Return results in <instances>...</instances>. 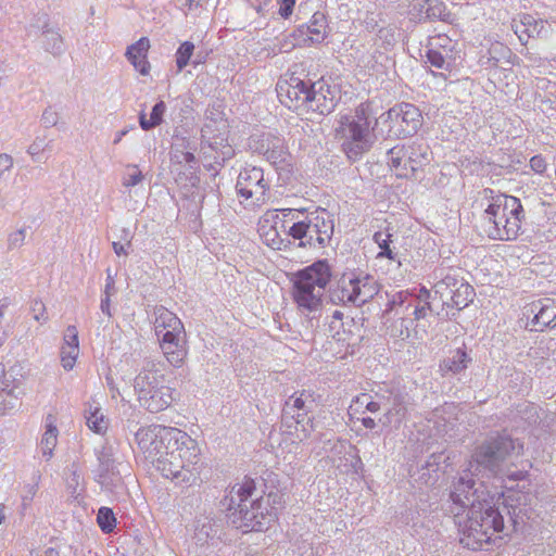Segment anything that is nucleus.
<instances>
[{
  "instance_id": "f257e3e1",
  "label": "nucleus",
  "mask_w": 556,
  "mask_h": 556,
  "mask_svg": "<svg viewBox=\"0 0 556 556\" xmlns=\"http://www.w3.org/2000/svg\"><path fill=\"white\" fill-rule=\"evenodd\" d=\"M450 498L455 505V517L467 511V518L459 523V543L469 549H483L486 545L501 540L505 530L504 517L500 509L488 498L483 484L472 479L468 471L459 475L453 482Z\"/></svg>"
},
{
  "instance_id": "f03ea898",
  "label": "nucleus",
  "mask_w": 556,
  "mask_h": 556,
  "mask_svg": "<svg viewBox=\"0 0 556 556\" xmlns=\"http://www.w3.org/2000/svg\"><path fill=\"white\" fill-rule=\"evenodd\" d=\"M277 94L280 102L290 110L312 111L319 115L330 114L340 99L338 86L330 85L324 78L312 81L295 75L278 81Z\"/></svg>"
},
{
  "instance_id": "7ed1b4c3",
  "label": "nucleus",
  "mask_w": 556,
  "mask_h": 556,
  "mask_svg": "<svg viewBox=\"0 0 556 556\" xmlns=\"http://www.w3.org/2000/svg\"><path fill=\"white\" fill-rule=\"evenodd\" d=\"M134 390L138 403L150 413H160L175 401V389L166 383L161 362L146 357L134 379Z\"/></svg>"
},
{
  "instance_id": "20e7f679",
  "label": "nucleus",
  "mask_w": 556,
  "mask_h": 556,
  "mask_svg": "<svg viewBox=\"0 0 556 556\" xmlns=\"http://www.w3.org/2000/svg\"><path fill=\"white\" fill-rule=\"evenodd\" d=\"M525 218V210L518 198L498 194L484 210V231L493 240H515Z\"/></svg>"
},
{
  "instance_id": "39448f33",
  "label": "nucleus",
  "mask_w": 556,
  "mask_h": 556,
  "mask_svg": "<svg viewBox=\"0 0 556 556\" xmlns=\"http://www.w3.org/2000/svg\"><path fill=\"white\" fill-rule=\"evenodd\" d=\"M331 279V267L327 260H319L299 270L293 278L292 298L303 314L318 311Z\"/></svg>"
},
{
  "instance_id": "423d86ee",
  "label": "nucleus",
  "mask_w": 556,
  "mask_h": 556,
  "mask_svg": "<svg viewBox=\"0 0 556 556\" xmlns=\"http://www.w3.org/2000/svg\"><path fill=\"white\" fill-rule=\"evenodd\" d=\"M336 137L342 141V150L352 161L358 160L371 149L377 139L374 137V130L369 132V121L364 104L358 105L354 112L339 115Z\"/></svg>"
},
{
  "instance_id": "0eeeda50",
  "label": "nucleus",
  "mask_w": 556,
  "mask_h": 556,
  "mask_svg": "<svg viewBox=\"0 0 556 556\" xmlns=\"http://www.w3.org/2000/svg\"><path fill=\"white\" fill-rule=\"evenodd\" d=\"M422 125L420 110L412 104L402 102L376 118L374 137L376 139H400L412 137Z\"/></svg>"
},
{
  "instance_id": "6e6552de",
  "label": "nucleus",
  "mask_w": 556,
  "mask_h": 556,
  "mask_svg": "<svg viewBox=\"0 0 556 556\" xmlns=\"http://www.w3.org/2000/svg\"><path fill=\"white\" fill-rule=\"evenodd\" d=\"M523 450V443L514 439L507 432L490 434L479 444L472 455L478 466L497 475L511 457L518 456Z\"/></svg>"
},
{
  "instance_id": "1a4fd4ad",
  "label": "nucleus",
  "mask_w": 556,
  "mask_h": 556,
  "mask_svg": "<svg viewBox=\"0 0 556 556\" xmlns=\"http://www.w3.org/2000/svg\"><path fill=\"white\" fill-rule=\"evenodd\" d=\"M263 498H256L249 504L237 503L236 498L231 496L228 505L230 522L242 532L266 530L276 520V514L269 513L263 506Z\"/></svg>"
},
{
  "instance_id": "9d476101",
  "label": "nucleus",
  "mask_w": 556,
  "mask_h": 556,
  "mask_svg": "<svg viewBox=\"0 0 556 556\" xmlns=\"http://www.w3.org/2000/svg\"><path fill=\"white\" fill-rule=\"evenodd\" d=\"M179 430L173 427L152 425L140 428L136 432L135 438L146 457L155 464L159 455H165L177 444Z\"/></svg>"
},
{
  "instance_id": "9b49d317",
  "label": "nucleus",
  "mask_w": 556,
  "mask_h": 556,
  "mask_svg": "<svg viewBox=\"0 0 556 556\" xmlns=\"http://www.w3.org/2000/svg\"><path fill=\"white\" fill-rule=\"evenodd\" d=\"M237 194L253 204L262 205L268 199L269 184L264 178V170L257 166H245L238 175Z\"/></svg>"
},
{
  "instance_id": "f8f14e48",
  "label": "nucleus",
  "mask_w": 556,
  "mask_h": 556,
  "mask_svg": "<svg viewBox=\"0 0 556 556\" xmlns=\"http://www.w3.org/2000/svg\"><path fill=\"white\" fill-rule=\"evenodd\" d=\"M250 149L277 168L288 165L290 153L285 144V139L270 132L252 136L249 142Z\"/></svg>"
},
{
  "instance_id": "ddd939ff",
  "label": "nucleus",
  "mask_w": 556,
  "mask_h": 556,
  "mask_svg": "<svg viewBox=\"0 0 556 556\" xmlns=\"http://www.w3.org/2000/svg\"><path fill=\"white\" fill-rule=\"evenodd\" d=\"M154 466L163 477L176 481L177 484L191 485L197 481L194 471L186 469L181 464V459L172 450L165 453V455H159Z\"/></svg>"
},
{
  "instance_id": "4468645a",
  "label": "nucleus",
  "mask_w": 556,
  "mask_h": 556,
  "mask_svg": "<svg viewBox=\"0 0 556 556\" xmlns=\"http://www.w3.org/2000/svg\"><path fill=\"white\" fill-rule=\"evenodd\" d=\"M511 29L523 46L530 38H546L551 30L547 22L531 14H521L514 18Z\"/></svg>"
},
{
  "instance_id": "2eb2a0df",
  "label": "nucleus",
  "mask_w": 556,
  "mask_h": 556,
  "mask_svg": "<svg viewBox=\"0 0 556 556\" xmlns=\"http://www.w3.org/2000/svg\"><path fill=\"white\" fill-rule=\"evenodd\" d=\"M172 451L181 459V464L186 469L194 471V478L198 480L201 469V453L195 440L179 430L177 444L174 445Z\"/></svg>"
},
{
  "instance_id": "dca6fc26",
  "label": "nucleus",
  "mask_w": 556,
  "mask_h": 556,
  "mask_svg": "<svg viewBox=\"0 0 556 556\" xmlns=\"http://www.w3.org/2000/svg\"><path fill=\"white\" fill-rule=\"evenodd\" d=\"M528 317L532 315L531 325L535 331H543L545 328L556 326V302L549 298L533 301L526 307Z\"/></svg>"
},
{
  "instance_id": "f3484780",
  "label": "nucleus",
  "mask_w": 556,
  "mask_h": 556,
  "mask_svg": "<svg viewBox=\"0 0 556 556\" xmlns=\"http://www.w3.org/2000/svg\"><path fill=\"white\" fill-rule=\"evenodd\" d=\"M437 279L433 290L434 299L439 295L442 306L450 307L451 295L454 293L456 286L460 285L464 277L460 275L459 269L454 268H439L434 273Z\"/></svg>"
},
{
  "instance_id": "a211bd4d",
  "label": "nucleus",
  "mask_w": 556,
  "mask_h": 556,
  "mask_svg": "<svg viewBox=\"0 0 556 556\" xmlns=\"http://www.w3.org/2000/svg\"><path fill=\"white\" fill-rule=\"evenodd\" d=\"M157 339L167 362L174 367H180L188 353L186 331L159 337Z\"/></svg>"
},
{
  "instance_id": "6ab92c4d",
  "label": "nucleus",
  "mask_w": 556,
  "mask_h": 556,
  "mask_svg": "<svg viewBox=\"0 0 556 556\" xmlns=\"http://www.w3.org/2000/svg\"><path fill=\"white\" fill-rule=\"evenodd\" d=\"M22 390L20 382L3 374L0 377V416L7 415L21 405Z\"/></svg>"
},
{
  "instance_id": "aec40b11",
  "label": "nucleus",
  "mask_w": 556,
  "mask_h": 556,
  "mask_svg": "<svg viewBox=\"0 0 556 556\" xmlns=\"http://www.w3.org/2000/svg\"><path fill=\"white\" fill-rule=\"evenodd\" d=\"M356 273H344L333 287L329 289V298L333 304H353L356 306Z\"/></svg>"
},
{
  "instance_id": "412c9836",
  "label": "nucleus",
  "mask_w": 556,
  "mask_h": 556,
  "mask_svg": "<svg viewBox=\"0 0 556 556\" xmlns=\"http://www.w3.org/2000/svg\"><path fill=\"white\" fill-rule=\"evenodd\" d=\"M314 223V216L312 212H308L303 220L294 222L289 228L288 235L300 241V248L318 247L317 240H314L317 237V228Z\"/></svg>"
},
{
  "instance_id": "4be33fe9",
  "label": "nucleus",
  "mask_w": 556,
  "mask_h": 556,
  "mask_svg": "<svg viewBox=\"0 0 556 556\" xmlns=\"http://www.w3.org/2000/svg\"><path fill=\"white\" fill-rule=\"evenodd\" d=\"M154 315V330L157 338L185 331L182 321L166 307L156 306Z\"/></svg>"
},
{
  "instance_id": "5701e85b",
  "label": "nucleus",
  "mask_w": 556,
  "mask_h": 556,
  "mask_svg": "<svg viewBox=\"0 0 556 556\" xmlns=\"http://www.w3.org/2000/svg\"><path fill=\"white\" fill-rule=\"evenodd\" d=\"M404 150L405 162L403 165V170H401L400 173V176L413 177L420 167L429 163L430 159L428 153V147H425L422 144H412L407 147L404 146Z\"/></svg>"
},
{
  "instance_id": "b1692460",
  "label": "nucleus",
  "mask_w": 556,
  "mask_h": 556,
  "mask_svg": "<svg viewBox=\"0 0 556 556\" xmlns=\"http://www.w3.org/2000/svg\"><path fill=\"white\" fill-rule=\"evenodd\" d=\"M472 363L470 353L465 348H458L450 351L448 355L440 363V371L443 376L459 375L464 372Z\"/></svg>"
},
{
  "instance_id": "393cba45",
  "label": "nucleus",
  "mask_w": 556,
  "mask_h": 556,
  "mask_svg": "<svg viewBox=\"0 0 556 556\" xmlns=\"http://www.w3.org/2000/svg\"><path fill=\"white\" fill-rule=\"evenodd\" d=\"M97 458L99 462V473L97 481L102 485V488L111 489L112 485H116L121 479L114 476V458H113V450L111 446H103L100 451L97 452Z\"/></svg>"
},
{
  "instance_id": "a878e982",
  "label": "nucleus",
  "mask_w": 556,
  "mask_h": 556,
  "mask_svg": "<svg viewBox=\"0 0 556 556\" xmlns=\"http://www.w3.org/2000/svg\"><path fill=\"white\" fill-rule=\"evenodd\" d=\"M315 226L317 228V237L314 240H317L318 248H325L330 243L333 231H334V219L333 215L328 212L326 208L317 207L312 212Z\"/></svg>"
},
{
  "instance_id": "bb28decb",
  "label": "nucleus",
  "mask_w": 556,
  "mask_h": 556,
  "mask_svg": "<svg viewBox=\"0 0 556 556\" xmlns=\"http://www.w3.org/2000/svg\"><path fill=\"white\" fill-rule=\"evenodd\" d=\"M315 406L313 395L306 391L295 392L285 402L282 408V422L289 426V416H294L295 412H312Z\"/></svg>"
},
{
  "instance_id": "cd10ccee",
  "label": "nucleus",
  "mask_w": 556,
  "mask_h": 556,
  "mask_svg": "<svg viewBox=\"0 0 556 556\" xmlns=\"http://www.w3.org/2000/svg\"><path fill=\"white\" fill-rule=\"evenodd\" d=\"M149 48V39L141 37L138 41L130 45L125 53L127 60L141 75H148L150 71V63L147 59Z\"/></svg>"
},
{
  "instance_id": "c85d7f7f",
  "label": "nucleus",
  "mask_w": 556,
  "mask_h": 556,
  "mask_svg": "<svg viewBox=\"0 0 556 556\" xmlns=\"http://www.w3.org/2000/svg\"><path fill=\"white\" fill-rule=\"evenodd\" d=\"M327 18L323 12H315L307 25H302L300 31L308 35L311 42H321L327 34Z\"/></svg>"
},
{
  "instance_id": "c756f323",
  "label": "nucleus",
  "mask_w": 556,
  "mask_h": 556,
  "mask_svg": "<svg viewBox=\"0 0 556 556\" xmlns=\"http://www.w3.org/2000/svg\"><path fill=\"white\" fill-rule=\"evenodd\" d=\"M378 293V285L368 274H356V306H361L371 300Z\"/></svg>"
},
{
  "instance_id": "7c9ffc66",
  "label": "nucleus",
  "mask_w": 556,
  "mask_h": 556,
  "mask_svg": "<svg viewBox=\"0 0 556 556\" xmlns=\"http://www.w3.org/2000/svg\"><path fill=\"white\" fill-rule=\"evenodd\" d=\"M408 291H400L394 293L387 303V311L394 312L397 317H413V308L410 306V299H416Z\"/></svg>"
},
{
  "instance_id": "2f4dec72",
  "label": "nucleus",
  "mask_w": 556,
  "mask_h": 556,
  "mask_svg": "<svg viewBox=\"0 0 556 556\" xmlns=\"http://www.w3.org/2000/svg\"><path fill=\"white\" fill-rule=\"evenodd\" d=\"M390 407L387 410L386 416L388 418L395 417L397 421L402 420L407 412V407L410 404V396L407 392L400 390L391 391L388 397Z\"/></svg>"
},
{
  "instance_id": "473e14b6",
  "label": "nucleus",
  "mask_w": 556,
  "mask_h": 556,
  "mask_svg": "<svg viewBox=\"0 0 556 556\" xmlns=\"http://www.w3.org/2000/svg\"><path fill=\"white\" fill-rule=\"evenodd\" d=\"M442 21L452 24L454 15L441 0H428L426 15H420V22Z\"/></svg>"
},
{
  "instance_id": "72a5a7b5",
  "label": "nucleus",
  "mask_w": 556,
  "mask_h": 556,
  "mask_svg": "<svg viewBox=\"0 0 556 556\" xmlns=\"http://www.w3.org/2000/svg\"><path fill=\"white\" fill-rule=\"evenodd\" d=\"M393 235L390 232L389 228L386 231H377L374 235V241L380 249V252L377 254V258L386 257L390 261L397 262L401 264L399 260V253L394 251V247H392Z\"/></svg>"
},
{
  "instance_id": "f704fd0d",
  "label": "nucleus",
  "mask_w": 556,
  "mask_h": 556,
  "mask_svg": "<svg viewBox=\"0 0 556 556\" xmlns=\"http://www.w3.org/2000/svg\"><path fill=\"white\" fill-rule=\"evenodd\" d=\"M430 300L434 301L435 299L431 296L430 291L426 288L420 289V293L416 299H410V306H414L412 317L414 321L424 319L429 312L432 313L434 311Z\"/></svg>"
},
{
  "instance_id": "c9c22d12",
  "label": "nucleus",
  "mask_w": 556,
  "mask_h": 556,
  "mask_svg": "<svg viewBox=\"0 0 556 556\" xmlns=\"http://www.w3.org/2000/svg\"><path fill=\"white\" fill-rule=\"evenodd\" d=\"M475 294V289L464 279L460 285L456 286L454 293L451 295L450 306L459 312L473 301Z\"/></svg>"
},
{
  "instance_id": "e433bc0d",
  "label": "nucleus",
  "mask_w": 556,
  "mask_h": 556,
  "mask_svg": "<svg viewBox=\"0 0 556 556\" xmlns=\"http://www.w3.org/2000/svg\"><path fill=\"white\" fill-rule=\"evenodd\" d=\"M429 47L439 52L444 53L445 58H452L456 61L459 58L460 50L458 49L457 41L452 40L446 35H438L430 39Z\"/></svg>"
},
{
  "instance_id": "4c0bfd02",
  "label": "nucleus",
  "mask_w": 556,
  "mask_h": 556,
  "mask_svg": "<svg viewBox=\"0 0 556 556\" xmlns=\"http://www.w3.org/2000/svg\"><path fill=\"white\" fill-rule=\"evenodd\" d=\"M42 36L45 38V50L53 55H61L64 52V41L58 30L43 27Z\"/></svg>"
},
{
  "instance_id": "58836bf2",
  "label": "nucleus",
  "mask_w": 556,
  "mask_h": 556,
  "mask_svg": "<svg viewBox=\"0 0 556 556\" xmlns=\"http://www.w3.org/2000/svg\"><path fill=\"white\" fill-rule=\"evenodd\" d=\"M166 111V104L164 101H159L152 108L150 118L148 119L143 112L139 115V124L143 130H150L159 126L163 122V115Z\"/></svg>"
},
{
  "instance_id": "ea45409f",
  "label": "nucleus",
  "mask_w": 556,
  "mask_h": 556,
  "mask_svg": "<svg viewBox=\"0 0 556 556\" xmlns=\"http://www.w3.org/2000/svg\"><path fill=\"white\" fill-rule=\"evenodd\" d=\"M414 325L412 317H397L389 327L391 337L401 340L408 339Z\"/></svg>"
},
{
  "instance_id": "a19ab883",
  "label": "nucleus",
  "mask_w": 556,
  "mask_h": 556,
  "mask_svg": "<svg viewBox=\"0 0 556 556\" xmlns=\"http://www.w3.org/2000/svg\"><path fill=\"white\" fill-rule=\"evenodd\" d=\"M425 58L431 66L440 70L450 71L455 64L454 59L447 56L445 58L444 53L439 52L431 47L426 50Z\"/></svg>"
},
{
  "instance_id": "79ce46f5",
  "label": "nucleus",
  "mask_w": 556,
  "mask_h": 556,
  "mask_svg": "<svg viewBox=\"0 0 556 556\" xmlns=\"http://www.w3.org/2000/svg\"><path fill=\"white\" fill-rule=\"evenodd\" d=\"M86 424L90 430L98 434L104 433L108 429V420L100 412V408H94L89 412L86 416Z\"/></svg>"
},
{
  "instance_id": "37998d69",
  "label": "nucleus",
  "mask_w": 556,
  "mask_h": 556,
  "mask_svg": "<svg viewBox=\"0 0 556 556\" xmlns=\"http://www.w3.org/2000/svg\"><path fill=\"white\" fill-rule=\"evenodd\" d=\"M58 430L54 426L49 425L45 431L41 441L40 448L42 455L49 459L52 456L53 450L56 445Z\"/></svg>"
},
{
  "instance_id": "c03bdc74",
  "label": "nucleus",
  "mask_w": 556,
  "mask_h": 556,
  "mask_svg": "<svg viewBox=\"0 0 556 556\" xmlns=\"http://www.w3.org/2000/svg\"><path fill=\"white\" fill-rule=\"evenodd\" d=\"M53 140H47L46 136H37L27 149V153L35 162L41 161L42 152L51 150Z\"/></svg>"
},
{
  "instance_id": "a18cd8bd",
  "label": "nucleus",
  "mask_w": 556,
  "mask_h": 556,
  "mask_svg": "<svg viewBox=\"0 0 556 556\" xmlns=\"http://www.w3.org/2000/svg\"><path fill=\"white\" fill-rule=\"evenodd\" d=\"M311 412H295L294 416H289V426L288 428H292L293 424L295 425V430H299V426L302 427V431L304 432V437H308L309 432L313 430V419L308 417Z\"/></svg>"
},
{
  "instance_id": "49530a36",
  "label": "nucleus",
  "mask_w": 556,
  "mask_h": 556,
  "mask_svg": "<svg viewBox=\"0 0 556 556\" xmlns=\"http://www.w3.org/2000/svg\"><path fill=\"white\" fill-rule=\"evenodd\" d=\"M97 522L104 533H111L116 525L113 510L109 507H101L97 515Z\"/></svg>"
},
{
  "instance_id": "de8ad7c7",
  "label": "nucleus",
  "mask_w": 556,
  "mask_h": 556,
  "mask_svg": "<svg viewBox=\"0 0 556 556\" xmlns=\"http://www.w3.org/2000/svg\"><path fill=\"white\" fill-rule=\"evenodd\" d=\"M194 51V45L191 41L182 42L176 51L177 71L181 72L190 62Z\"/></svg>"
},
{
  "instance_id": "09e8293b",
  "label": "nucleus",
  "mask_w": 556,
  "mask_h": 556,
  "mask_svg": "<svg viewBox=\"0 0 556 556\" xmlns=\"http://www.w3.org/2000/svg\"><path fill=\"white\" fill-rule=\"evenodd\" d=\"M404 156V146H395L388 150V164L392 169L396 170L397 176H400L401 170H403V165L405 162Z\"/></svg>"
},
{
  "instance_id": "8fccbe9b",
  "label": "nucleus",
  "mask_w": 556,
  "mask_h": 556,
  "mask_svg": "<svg viewBox=\"0 0 556 556\" xmlns=\"http://www.w3.org/2000/svg\"><path fill=\"white\" fill-rule=\"evenodd\" d=\"M144 176L137 165L129 164L126 166V172L123 176V186L126 188L135 187L142 182Z\"/></svg>"
},
{
  "instance_id": "3c124183",
  "label": "nucleus",
  "mask_w": 556,
  "mask_h": 556,
  "mask_svg": "<svg viewBox=\"0 0 556 556\" xmlns=\"http://www.w3.org/2000/svg\"><path fill=\"white\" fill-rule=\"evenodd\" d=\"M79 348H61V364L65 370H71L75 366Z\"/></svg>"
},
{
  "instance_id": "603ef678",
  "label": "nucleus",
  "mask_w": 556,
  "mask_h": 556,
  "mask_svg": "<svg viewBox=\"0 0 556 556\" xmlns=\"http://www.w3.org/2000/svg\"><path fill=\"white\" fill-rule=\"evenodd\" d=\"M26 239V228L17 229L8 236L7 248L8 251L20 249L24 245Z\"/></svg>"
},
{
  "instance_id": "864d4df0",
  "label": "nucleus",
  "mask_w": 556,
  "mask_h": 556,
  "mask_svg": "<svg viewBox=\"0 0 556 556\" xmlns=\"http://www.w3.org/2000/svg\"><path fill=\"white\" fill-rule=\"evenodd\" d=\"M254 490V481L251 479H247L242 484L238 485V490L236 491L238 503L249 504L251 502L249 498L252 496Z\"/></svg>"
},
{
  "instance_id": "5fc2aeb1",
  "label": "nucleus",
  "mask_w": 556,
  "mask_h": 556,
  "mask_svg": "<svg viewBox=\"0 0 556 556\" xmlns=\"http://www.w3.org/2000/svg\"><path fill=\"white\" fill-rule=\"evenodd\" d=\"M13 164V157L10 154L0 153V185L8 181Z\"/></svg>"
},
{
  "instance_id": "6e6d98bb",
  "label": "nucleus",
  "mask_w": 556,
  "mask_h": 556,
  "mask_svg": "<svg viewBox=\"0 0 556 556\" xmlns=\"http://www.w3.org/2000/svg\"><path fill=\"white\" fill-rule=\"evenodd\" d=\"M63 340L64 343L62 346L64 348H79L78 330L76 326L71 325L66 328Z\"/></svg>"
},
{
  "instance_id": "4d7b16f0",
  "label": "nucleus",
  "mask_w": 556,
  "mask_h": 556,
  "mask_svg": "<svg viewBox=\"0 0 556 556\" xmlns=\"http://www.w3.org/2000/svg\"><path fill=\"white\" fill-rule=\"evenodd\" d=\"M59 115L56 112L52 111L51 108H48L43 111L41 116V122L45 127H53L58 124Z\"/></svg>"
},
{
  "instance_id": "13d9d810",
  "label": "nucleus",
  "mask_w": 556,
  "mask_h": 556,
  "mask_svg": "<svg viewBox=\"0 0 556 556\" xmlns=\"http://www.w3.org/2000/svg\"><path fill=\"white\" fill-rule=\"evenodd\" d=\"M31 312L34 313V318L37 320V321H46L47 320V316H46V307H45V304L41 302V301H34L33 304H31Z\"/></svg>"
},
{
  "instance_id": "bf43d9fd",
  "label": "nucleus",
  "mask_w": 556,
  "mask_h": 556,
  "mask_svg": "<svg viewBox=\"0 0 556 556\" xmlns=\"http://www.w3.org/2000/svg\"><path fill=\"white\" fill-rule=\"evenodd\" d=\"M530 167L533 172L542 174L546 169V161L542 155H534L530 159Z\"/></svg>"
},
{
  "instance_id": "052dcab7",
  "label": "nucleus",
  "mask_w": 556,
  "mask_h": 556,
  "mask_svg": "<svg viewBox=\"0 0 556 556\" xmlns=\"http://www.w3.org/2000/svg\"><path fill=\"white\" fill-rule=\"evenodd\" d=\"M278 3L280 4V16L283 18H288L293 12L295 0H278Z\"/></svg>"
},
{
  "instance_id": "680f3d73",
  "label": "nucleus",
  "mask_w": 556,
  "mask_h": 556,
  "mask_svg": "<svg viewBox=\"0 0 556 556\" xmlns=\"http://www.w3.org/2000/svg\"><path fill=\"white\" fill-rule=\"evenodd\" d=\"M428 0H414L412 4L413 15L420 22V15H426Z\"/></svg>"
},
{
  "instance_id": "e2e57ef3",
  "label": "nucleus",
  "mask_w": 556,
  "mask_h": 556,
  "mask_svg": "<svg viewBox=\"0 0 556 556\" xmlns=\"http://www.w3.org/2000/svg\"><path fill=\"white\" fill-rule=\"evenodd\" d=\"M281 504V496L279 494H273L270 493L267 496L266 505L270 506L269 513H274L277 515L278 505Z\"/></svg>"
},
{
  "instance_id": "0e129e2a",
  "label": "nucleus",
  "mask_w": 556,
  "mask_h": 556,
  "mask_svg": "<svg viewBox=\"0 0 556 556\" xmlns=\"http://www.w3.org/2000/svg\"><path fill=\"white\" fill-rule=\"evenodd\" d=\"M37 489L38 488H37L36 484H28V485L25 486L24 494L22 495V500H23V504L24 505H26L27 503H29L34 498V496H35V494L37 492Z\"/></svg>"
},
{
  "instance_id": "69168bd1",
  "label": "nucleus",
  "mask_w": 556,
  "mask_h": 556,
  "mask_svg": "<svg viewBox=\"0 0 556 556\" xmlns=\"http://www.w3.org/2000/svg\"><path fill=\"white\" fill-rule=\"evenodd\" d=\"M131 245L130 240H127L125 244L119 242H113L112 248L116 255H128V248Z\"/></svg>"
},
{
  "instance_id": "338daca9",
  "label": "nucleus",
  "mask_w": 556,
  "mask_h": 556,
  "mask_svg": "<svg viewBox=\"0 0 556 556\" xmlns=\"http://www.w3.org/2000/svg\"><path fill=\"white\" fill-rule=\"evenodd\" d=\"M110 303H111L110 294H105L104 296H102L101 303H100V308H101L102 313L105 314L108 317L112 316V313L110 309Z\"/></svg>"
},
{
  "instance_id": "774afa93",
  "label": "nucleus",
  "mask_w": 556,
  "mask_h": 556,
  "mask_svg": "<svg viewBox=\"0 0 556 556\" xmlns=\"http://www.w3.org/2000/svg\"><path fill=\"white\" fill-rule=\"evenodd\" d=\"M442 457H443V454H441V453L440 454H435V453L432 454L429 457V459L427 460L426 466L428 468H430V467H432L434 465H439V463L441 462Z\"/></svg>"
}]
</instances>
